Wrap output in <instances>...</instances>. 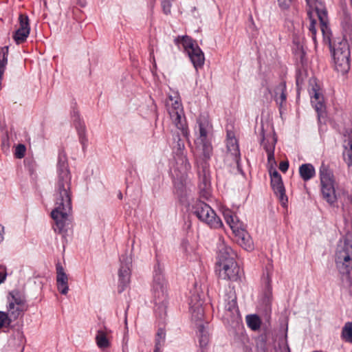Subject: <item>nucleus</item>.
I'll return each instance as SVG.
<instances>
[{
    "label": "nucleus",
    "instance_id": "f257e3e1",
    "mask_svg": "<svg viewBox=\"0 0 352 352\" xmlns=\"http://www.w3.org/2000/svg\"><path fill=\"white\" fill-rule=\"evenodd\" d=\"M57 174L54 192V208L51 216L55 222L54 230L63 233L69 225L68 217L72 210V177L65 156L59 157Z\"/></svg>",
    "mask_w": 352,
    "mask_h": 352
},
{
    "label": "nucleus",
    "instance_id": "f03ea898",
    "mask_svg": "<svg viewBox=\"0 0 352 352\" xmlns=\"http://www.w3.org/2000/svg\"><path fill=\"white\" fill-rule=\"evenodd\" d=\"M336 263L342 281L352 289V232L340 241L336 253Z\"/></svg>",
    "mask_w": 352,
    "mask_h": 352
},
{
    "label": "nucleus",
    "instance_id": "7ed1b4c3",
    "mask_svg": "<svg viewBox=\"0 0 352 352\" xmlns=\"http://www.w3.org/2000/svg\"><path fill=\"white\" fill-rule=\"evenodd\" d=\"M307 5V14L310 20L309 26V32L314 42H316V19L320 21V30L324 40L330 42L331 30L329 27V19L327 11L324 3L321 0H306Z\"/></svg>",
    "mask_w": 352,
    "mask_h": 352
},
{
    "label": "nucleus",
    "instance_id": "20e7f679",
    "mask_svg": "<svg viewBox=\"0 0 352 352\" xmlns=\"http://www.w3.org/2000/svg\"><path fill=\"white\" fill-rule=\"evenodd\" d=\"M320 191L322 198L330 205L334 204L338 199L345 203L352 201V197L344 191L340 194L336 191V182L331 170L322 164L320 168Z\"/></svg>",
    "mask_w": 352,
    "mask_h": 352
},
{
    "label": "nucleus",
    "instance_id": "39448f33",
    "mask_svg": "<svg viewBox=\"0 0 352 352\" xmlns=\"http://www.w3.org/2000/svg\"><path fill=\"white\" fill-rule=\"evenodd\" d=\"M175 43L179 47L182 45L196 70L203 67L205 62L204 54L194 40L188 36H179L175 39Z\"/></svg>",
    "mask_w": 352,
    "mask_h": 352
},
{
    "label": "nucleus",
    "instance_id": "423d86ee",
    "mask_svg": "<svg viewBox=\"0 0 352 352\" xmlns=\"http://www.w3.org/2000/svg\"><path fill=\"white\" fill-rule=\"evenodd\" d=\"M168 111L170 119L175 126L181 131L182 134L187 137L188 130L184 117V110L178 96H170L166 102Z\"/></svg>",
    "mask_w": 352,
    "mask_h": 352
},
{
    "label": "nucleus",
    "instance_id": "0eeeda50",
    "mask_svg": "<svg viewBox=\"0 0 352 352\" xmlns=\"http://www.w3.org/2000/svg\"><path fill=\"white\" fill-rule=\"evenodd\" d=\"M193 212L202 222L212 228H219L223 226L222 221L217 216L212 208L202 201H197L193 206Z\"/></svg>",
    "mask_w": 352,
    "mask_h": 352
},
{
    "label": "nucleus",
    "instance_id": "6e6552de",
    "mask_svg": "<svg viewBox=\"0 0 352 352\" xmlns=\"http://www.w3.org/2000/svg\"><path fill=\"white\" fill-rule=\"evenodd\" d=\"M335 69L342 74H346L350 68V50L346 41L339 43L333 52Z\"/></svg>",
    "mask_w": 352,
    "mask_h": 352
},
{
    "label": "nucleus",
    "instance_id": "1a4fd4ad",
    "mask_svg": "<svg viewBox=\"0 0 352 352\" xmlns=\"http://www.w3.org/2000/svg\"><path fill=\"white\" fill-rule=\"evenodd\" d=\"M7 313L14 321L23 316L27 310L25 299L19 292L13 291L8 297Z\"/></svg>",
    "mask_w": 352,
    "mask_h": 352
},
{
    "label": "nucleus",
    "instance_id": "9d476101",
    "mask_svg": "<svg viewBox=\"0 0 352 352\" xmlns=\"http://www.w3.org/2000/svg\"><path fill=\"white\" fill-rule=\"evenodd\" d=\"M217 270L220 278L230 280H236L239 277V267L235 260L217 265Z\"/></svg>",
    "mask_w": 352,
    "mask_h": 352
},
{
    "label": "nucleus",
    "instance_id": "9b49d317",
    "mask_svg": "<svg viewBox=\"0 0 352 352\" xmlns=\"http://www.w3.org/2000/svg\"><path fill=\"white\" fill-rule=\"evenodd\" d=\"M270 173L272 189L274 193L278 197L281 204L285 206L287 202V197L285 195V189L283 186L282 177L276 169L273 170H270Z\"/></svg>",
    "mask_w": 352,
    "mask_h": 352
},
{
    "label": "nucleus",
    "instance_id": "f8f14e48",
    "mask_svg": "<svg viewBox=\"0 0 352 352\" xmlns=\"http://www.w3.org/2000/svg\"><path fill=\"white\" fill-rule=\"evenodd\" d=\"M311 83L312 85L310 90V94L312 95L311 102L318 113V118H320L323 116L325 111L323 96L320 86L316 82V80H314L313 81H311Z\"/></svg>",
    "mask_w": 352,
    "mask_h": 352
},
{
    "label": "nucleus",
    "instance_id": "ddd939ff",
    "mask_svg": "<svg viewBox=\"0 0 352 352\" xmlns=\"http://www.w3.org/2000/svg\"><path fill=\"white\" fill-rule=\"evenodd\" d=\"M19 20L20 27L15 32L14 35L13 36L14 41L17 44H20L24 42L28 38L30 31L29 19L28 16L20 14Z\"/></svg>",
    "mask_w": 352,
    "mask_h": 352
},
{
    "label": "nucleus",
    "instance_id": "4468645a",
    "mask_svg": "<svg viewBox=\"0 0 352 352\" xmlns=\"http://www.w3.org/2000/svg\"><path fill=\"white\" fill-rule=\"evenodd\" d=\"M130 262L122 263L118 271V292H123L129 285L131 277Z\"/></svg>",
    "mask_w": 352,
    "mask_h": 352
},
{
    "label": "nucleus",
    "instance_id": "2eb2a0df",
    "mask_svg": "<svg viewBox=\"0 0 352 352\" xmlns=\"http://www.w3.org/2000/svg\"><path fill=\"white\" fill-rule=\"evenodd\" d=\"M234 256L235 254L232 248L227 245L223 241L220 240L217 247V265L226 263L230 260H235Z\"/></svg>",
    "mask_w": 352,
    "mask_h": 352
},
{
    "label": "nucleus",
    "instance_id": "dca6fc26",
    "mask_svg": "<svg viewBox=\"0 0 352 352\" xmlns=\"http://www.w3.org/2000/svg\"><path fill=\"white\" fill-rule=\"evenodd\" d=\"M153 293L158 300H163L166 296V283L162 275L156 274L154 276Z\"/></svg>",
    "mask_w": 352,
    "mask_h": 352
},
{
    "label": "nucleus",
    "instance_id": "f3484780",
    "mask_svg": "<svg viewBox=\"0 0 352 352\" xmlns=\"http://www.w3.org/2000/svg\"><path fill=\"white\" fill-rule=\"evenodd\" d=\"M224 219L234 234L241 232L244 230L243 223L230 210L226 209L223 212Z\"/></svg>",
    "mask_w": 352,
    "mask_h": 352
},
{
    "label": "nucleus",
    "instance_id": "a211bd4d",
    "mask_svg": "<svg viewBox=\"0 0 352 352\" xmlns=\"http://www.w3.org/2000/svg\"><path fill=\"white\" fill-rule=\"evenodd\" d=\"M56 284L58 290L62 294L66 295L69 291L68 276L60 264L56 265Z\"/></svg>",
    "mask_w": 352,
    "mask_h": 352
},
{
    "label": "nucleus",
    "instance_id": "6ab92c4d",
    "mask_svg": "<svg viewBox=\"0 0 352 352\" xmlns=\"http://www.w3.org/2000/svg\"><path fill=\"white\" fill-rule=\"evenodd\" d=\"M111 331L106 327L97 331L96 341L97 346L100 349H107L110 346V338Z\"/></svg>",
    "mask_w": 352,
    "mask_h": 352
},
{
    "label": "nucleus",
    "instance_id": "aec40b11",
    "mask_svg": "<svg viewBox=\"0 0 352 352\" xmlns=\"http://www.w3.org/2000/svg\"><path fill=\"white\" fill-rule=\"evenodd\" d=\"M226 146L228 154L233 158V160L236 163L239 162L240 152L236 139L230 133L228 134L226 140Z\"/></svg>",
    "mask_w": 352,
    "mask_h": 352
},
{
    "label": "nucleus",
    "instance_id": "412c9836",
    "mask_svg": "<svg viewBox=\"0 0 352 352\" xmlns=\"http://www.w3.org/2000/svg\"><path fill=\"white\" fill-rule=\"evenodd\" d=\"M189 305L192 316L195 319H201L204 313L202 308L203 302L196 296L191 298Z\"/></svg>",
    "mask_w": 352,
    "mask_h": 352
},
{
    "label": "nucleus",
    "instance_id": "4be33fe9",
    "mask_svg": "<svg viewBox=\"0 0 352 352\" xmlns=\"http://www.w3.org/2000/svg\"><path fill=\"white\" fill-rule=\"evenodd\" d=\"M286 85L284 82L279 83L274 89V97L277 104L283 107L286 101Z\"/></svg>",
    "mask_w": 352,
    "mask_h": 352
},
{
    "label": "nucleus",
    "instance_id": "5701e85b",
    "mask_svg": "<svg viewBox=\"0 0 352 352\" xmlns=\"http://www.w3.org/2000/svg\"><path fill=\"white\" fill-rule=\"evenodd\" d=\"M238 236V243L246 250L250 251L253 250L254 245L252 240L248 233L245 231V229L241 230V232L235 234Z\"/></svg>",
    "mask_w": 352,
    "mask_h": 352
},
{
    "label": "nucleus",
    "instance_id": "b1692460",
    "mask_svg": "<svg viewBox=\"0 0 352 352\" xmlns=\"http://www.w3.org/2000/svg\"><path fill=\"white\" fill-rule=\"evenodd\" d=\"M299 173L304 181H308L314 177L316 170L312 164H304L300 166Z\"/></svg>",
    "mask_w": 352,
    "mask_h": 352
},
{
    "label": "nucleus",
    "instance_id": "393cba45",
    "mask_svg": "<svg viewBox=\"0 0 352 352\" xmlns=\"http://www.w3.org/2000/svg\"><path fill=\"white\" fill-rule=\"evenodd\" d=\"M199 136L197 141H204L208 139L209 122L206 119L198 120Z\"/></svg>",
    "mask_w": 352,
    "mask_h": 352
},
{
    "label": "nucleus",
    "instance_id": "a878e982",
    "mask_svg": "<svg viewBox=\"0 0 352 352\" xmlns=\"http://www.w3.org/2000/svg\"><path fill=\"white\" fill-rule=\"evenodd\" d=\"M346 145L345 146V160L349 166H352V127L348 134L347 140H346Z\"/></svg>",
    "mask_w": 352,
    "mask_h": 352
},
{
    "label": "nucleus",
    "instance_id": "bb28decb",
    "mask_svg": "<svg viewBox=\"0 0 352 352\" xmlns=\"http://www.w3.org/2000/svg\"><path fill=\"white\" fill-rule=\"evenodd\" d=\"M341 338L346 342L352 343V322H347L342 327Z\"/></svg>",
    "mask_w": 352,
    "mask_h": 352
},
{
    "label": "nucleus",
    "instance_id": "cd10ccee",
    "mask_svg": "<svg viewBox=\"0 0 352 352\" xmlns=\"http://www.w3.org/2000/svg\"><path fill=\"white\" fill-rule=\"evenodd\" d=\"M276 141L277 140L274 134H269L263 138L262 144L266 153H267V149L271 146H272V151H274Z\"/></svg>",
    "mask_w": 352,
    "mask_h": 352
},
{
    "label": "nucleus",
    "instance_id": "c85d7f7f",
    "mask_svg": "<svg viewBox=\"0 0 352 352\" xmlns=\"http://www.w3.org/2000/svg\"><path fill=\"white\" fill-rule=\"evenodd\" d=\"M197 144L201 148L204 157L208 158L212 151V146L209 138L207 140L197 141Z\"/></svg>",
    "mask_w": 352,
    "mask_h": 352
},
{
    "label": "nucleus",
    "instance_id": "c756f323",
    "mask_svg": "<svg viewBox=\"0 0 352 352\" xmlns=\"http://www.w3.org/2000/svg\"><path fill=\"white\" fill-rule=\"evenodd\" d=\"M246 322L248 326L252 330H258L261 324V319L256 315H250L246 317Z\"/></svg>",
    "mask_w": 352,
    "mask_h": 352
},
{
    "label": "nucleus",
    "instance_id": "7c9ffc66",
    "mask_svg": "<svg viewBox=\"0 0 352 352\" xmlns=\"http://www.w3.org/2000/svg\"><path fill=\"white\" fill-rule=\"evenodd\" d=\"M13 321L7 312L0 311V329L8 328Z\"/></svg>",
    "mask_w": 352,
    "mask_h": 352
},
{
    "label": "nucleus",
    "instance_id": "2f4dec72",
    "mask_svg": "<svg viewBox=\"0 0 352 352\" xmlns=\"http://www.w3.org/2000/svg\"><path fill=\"white\" fill-rule=\"evenodd\" d=\"M166 333L163 329H159L156 336L155 352H158L163 346Z\"/></svg>",
    "mask_w": 352,
    "mask_h": 352
},
{
    "label": "nucleus",
    "instance_id": "473e14b6",
    "mask_svg": "<svg viewBox=\"0 0 352 352\" xmlns=\"http://www.w3.org/2000/svg\"><path fill=\"white\" fill-rule=\"evenodd\" d=\"M267 154L268 164L270 166V170H273L274 169V166L276 165V160L274 158V151H272V146L267 149Z\"/></svg>",
    "mask_w": 352,
    "mask_h": 352
},
{
    "label": "nucleus",
    "instance_id": "72a5a7b5",
    "mask_svg": "<svg viewBox=\"0 0 352 352\" xmlns=\"http://www.w3.org/2000/svg\"><path fill=\"white\" fill-rule=\"evenodd\" d=\"M199 331L200 334L199 343L201 346L204 347L207 345L208 342V338L207 334L205 333L203 327H199Z\"/></svg>",
    "mask_w": 352,
    "mask_h": 352
},
{
    "label": "nucleus",
    "instance_id": "f704fd0d",
    "mask_svg": "<svg viewBox=\"0 0 352 352\" xmlns=\"http://www.w3.org/2000/svg\"><path fill=\"white\" fill-rule=\"evenodd\" d=\"M26 148L23 144L16 146L14 151V155L18 159H21L25 156Z\"/></svg>",
    "mask_w": 352,
    "mask_h": 352
},
{
    "label": "nucleus",
    "instance_id": "c9c22d12",
    "mask_svg": "<svg viewBox=\"0 0 352 352\" xmlns=\"http://www.w3.org/2000/svg\"><path fill=\"white\" fill-rule=\"evenodd\" d=\"M162 7L164 14H169L171 11V2L170 0H162Z\"/></svg>",
    "mask_w": 352,
    "mask_h": 352
},
{
    "label": "nucleus",
    "instance_id": "e433bc0d",
    "mask_svg": "<svg viewBox=\"0 0 352 352\" xmlns=\"http://www.w3.org/2000/svg\"><path fill=\"white\" fill-rule=\"evenodd\" d=\"M293 0H277L279 7L283 10L289 8Z\"/></svg>",
    "mask_w": 352,
    "mask_h": 352
},
{
    "label": "nucleus",
    "instance_id": "4c0bfd02",
    "mask_svg": "<svg viewBox=\"0 0 352 352\" xmlns=\"http://www.w3.org/2000/svg\"><path fill=\"white\" fill-rule=\"evenodd\" d=\"M78 134H79L80 141V142L82 144V146L84 148L87 142V138L85 136V129H82L80 131H79Z\"/></svg>",
    "mask_w": 352,
    "mask_h": 352
},
{
    "label": "nucleus",
    "instance_id": "58836bf2",
    "mask_svg": "<svg viewBox=\"0 0 352 352\" xmlns=\"http://www.w3.org/2000/svg\"><path fill=\"white\" fill-rule=\"evenodd\" d=\"M288 168H289V163L287 161L280 162V163L279 164V169L282 172L285 173L288 170Z\"/></svg>",
    "mask_w": 352,
    "mask_h": 352
},
{
    "label": "nucleus",
    "instance_id": "ea45409f",
    "mask_svg": "<svg viewBox=\"0 0 352 352\" xmlns=\"http://www.w3.org/2000/svg\"><path fill=\"white\" fill-rule=\"evenodd\" d=\"M6 277V272L5 268H0V283H3Z\"/></svg>",
    "mask_w": 352,
    "mask_h": 352
},
{
    "label": "nucleus",
    "instance_id": "a19ab883",
    "mask_svg": "<svg viewBox=\"0 0 352 352\" xmlns=\"http://www.w3.org/2000/svg\"><path fill=\"white\" fill-rule=\"evenodd\" d=\"M16 334L19 338L20 342L22 344L25 339L23 332L21 331H17Z\"/></svg>",
    "mask_w": 352,
    "mask_h": 352
},
{
    "label": "nucleus",
    "instance_id": "79ce46f5",
    "mask_svg": "<svg viewBox=\"0 0 352 352\" xmlns=\"http://www.w3.org/2000/svg\"><path fill=\"white\" fill-rule=\"evenodd\" d=\"M4 228L0 225V243L3 240Z\"/></svg>",
    "mask_w": 352,
    "mask_h": 352
},
{
    "label": "nucleus",
    "instance_id": "37998d69",
    "mask_svg": "<svg viewBox=\"0 0 352 352\" xmlns=\"http://www.w3.org/2000/svg\"><path fill=\"white\" fill-rule=\"evenodd\" d=\"M119 197H120V198L121 199V198H122V194H120V195H119Z\"/></svg>",
    "mask_w": 352,
    "mask_h": 352
}]
</instances>
